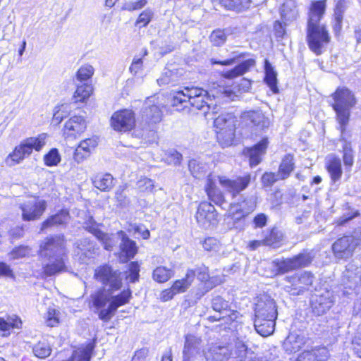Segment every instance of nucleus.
<instances>
[{
    "label": "nucleus",
    "instance_id": "f257e3e1",
    "mask_svg": "<svg viewBox=\"0 0 361 361\" xmlns=\"http://www.w3.org/2000/svg\"><path fill=\"white\" fill-rule=\"evenodd\" d=\"M326 10V1H312L309 9L306 41L310 49L321 55L330 42L331 37L326 26L320 21Z\"/></svg>",
    "mask_w": 361,
    "mask_h": 361
},
{
    "label": "nucleus",
    "instance_id": "f03ea898",
    "mask_svg": "<svg viewBox=\"0 0 361 361\" xmlns=\"http://www.w3.org/2000/svg\"><path fill=\"white\" fill-rule=\"evenodd\" d=\"M114 291L102 287L90 296V307L98 312L99 318L104 322L110 320L117 309L127 304L131 297L130 289L124 290L116 295H113Z\"/></svg>",
    "mask_w": 361,
    "mask_h": 361
},
{
    "label": "nucleus",
    "instance_id": "7ed1b4c3",
    "mask_svg": "<svg viewBox=\"0 0 361 361\" xmlns=\"http://www.w3.org/2000/svg\"><path fill=\"white\" fill-rule=\"evenodd\" d=\"M212 102L208 92L197 87H185L177 92L173 97L171 104L178 111H180L190 104L193 108L202 111L207 116L215 113L216 106H212Z\"/></svg>",
    "mask_w": 361,
    "mask_h": 361
},
{
    "label": "nucleus",
    "instance_id": "20e7f679",
    "mask_svg": "<svg viewBox=\"0 0 361 361\" xmlns=\"http://www.w3.org/2000/svg\"><path fill=\"white\" fill-rule=\"evenodd\" d=\"M331 97L334 100L331 106L336 112V121L343 135L350 121V111L355 106L357 99L354 94L345 87H338Z\"/></svg>",
    "mask_w": 361,
    "mask_h": 361
},
{
    "label": "nucleus",
    "instance_id": "39448f33",
    "mask_svg": "<svg viewBox=\"0 0 361 361\" xmlns=\"http://www.w3.org/2000/svg\"><path fill=\"white\" fill-rule=\"evenodd\" d=\"M47 137V133H41L37 137L25 139L15 147L13 152L8 157L6 161L8 163L11 159L13 162L10 164L11 165L20 163L25 157L30 155L33 149L39 152L46 145Z\"/></svg>",
    "mask_w": 361,
    "mask_h": 361
},
{
    "label": "nucleus",
    "instance_id": "423d86ee",
    "mask_svg": "<svg viewBox=\"0 0 361 361\" xmlns=\"http://www.w3.org/2000/svg\"><path fill=\"white\" fill-rule=\"evenodd\" d=\"M214 119L217 140L224 147L232 144L235 137V117L231 114H222Z\"/></svg>",
    "mask_w": 361,
    "mask_h": 361
},
{
    "label": "nucleus",
    "instance_id": "0eeeda50",
    "mask_svg": "<svg viewBox=\"0 0 361 361\" xmlns=\"http://www.w3.org/2000/svg\"><path fill=\"white\" fill-rule=\"evenodd\" d=\"M361 244V228L353 231L352 235H344L337 239L331 245L336 259L346 260L350 258L358 245Z\"/></svg>",
    "mask_w": 361,
    "mask_h": 361
},
{
    "label": "nucleus",
    "instance_id": "6e6552de",
    "mask_svg": "<svg viewBox=\"0 0 361 361\" xmlns=\"http://www.w3.org/2000/svg\"><path fill=\"white\" fill-rule=\"evenodd\" d=\"M257 207V197L255 195L243 197V200L236 206L232 207L230 216L233 226L238 229H243L245 219L252 213Z\"/></svg>",
    "mask_w": 361,
    "mask_h": 361
},
{
    "label": "nucleus",
    "instance_id": "1a4fd4ad",
    "mask_svg": "<svg viewBox=\"0 0 361 361\" xmlns=\"http://www.w3.org/2000/svg\"><path fill=\"white\" fill-rule=\"evenodd\" d=\"M39 257H67L66 242L63 235H54L44 238L39 245Z\"/></svg>",
    "mask_w": 361,
    "mask_h": 361
},
{
    "label": "nucleus",
    "instance_id": "9d476101",
    "mask_svg": "<svg viewBox=\"0 0 361 361\" xmlns=\"http://www.w3.org/2000/svg\"><path fill=\"white\" fill-rule=\"evenodd\" d=\"M121 273L108 264L100 266L95 269L94 279L110 290H118L122 286Z\"/></svg>",
    "mask_w": 361,
    "mask_h": 361
},
{
    "label": "nucleus",
    "instance_id": "9b49d317",
    "mask_svg": "<svg viewBox=\"0 0 361 361\" xmlns=\"http://www.w3.org/2000/svg\"><path fill=\"white\" fill-rule=\"evenodd\" d=\"M214 359L221 360L220 356L226 358L228 361H245L247 353V347L242 340H235L230 350L227 347L216 346L209 350Z\"/></svg>",
    "mask_w": 361,
    "mask_h": 361
},
{
    "label": "nucleus",
    "instance_id": "f8f14e48",
    "mask_svg": "<svg viewBox=\"0 0 361 361\" xmlns=\"http://www.w3.org/2000/svg\"><path fill=\"white\" fill-rule=\"evenodd\" d=\"M277 315L276 302L271 296L263 294L257 298L255 316V319H257L258 323L264 320L275 321Z\"/></svg>",
    "mask_w": 361,
    "mask_h": 361
},
{
    "label": "nucleus",
    "instance_id": "ddd939ff",
    "mask_svg": "<svg viewBox=\"0 0 361 361\" xmlns=\"http://www.w3.org/2000/svg\"><path fill=\"white\" fill-rule=\"evenodd\" d=\"M47 202L39 197H32L19 204L22 219L25 221L39 219L47 209Z\"/></svg>",
    "mask_w": 361,
    "mask_h": 361
},
{
    "label": "nucleus",
    "instance_id": "4468645a",
    "mask_svg": "<svg viewBox=\"0 0 361 361\" xmlns=\"http://www.w3.org/2000/svg\"><path fill=\"white\" fill-rule=\"evenodd\" d=\"M341 283L345 289L353 290L361 286V257L349 262L343 272Z\"/></svg>",
    "mask_w": 361,
    "mask_h": 361
},
{
    "label": "nucleus",
    "instance_id": "2eb2a0df",
    "mask_svg": "<svg viewBox=\"0 0 361 361\" xmlns=\"http://www.w3.org/2000/svg\"><path fill=\"white\" fill-rule=\"evenodd\" d=\"M197 224L204 229H210L218 224V213L215 207L208 202H202L196 212Z\"/></svg>",
    "mask_w": 361,
    "mask_h": 361
},
{
    "label": "nucleus",
    "instance_id": "dca6fc26",
    "mask_svg": "<svg viewBox=\"0 0 361 361\" xmlns=\"http://www.w3.org/2000/svg\"><path fill=\"white\" fill-rule=\"evenodd\" d=\"M218 179L221 187L235 197L247 188L251 181V176L250 173H246L237 176L234 179H230L226 176H218Z\"/></svg>",
    "mask_w": 361,
    "mask_h": 361
},
{
    "label": "nucleus",
    "instance_id": "f3484780",
    "mask_svg": "<svg viewBox=\"0 0 361 361\" xmlns=\"http://www.w3.org/2000/svg\"><path fill=\"white\" fill-rule=\"evenodd\" d=\"M111 124L113 128L116 131H129L135 126V114L132 111L128 109L116 111L111 116Z\"/></svg>",
    "mask_w": 361,
    "mask_h": 361
},
{
    "label": "nucleus",
    "instance_id": "a211bd4d",
    "mask_svg": "<svg viewBox=\"0 0 361 361\" xmlns=\"http://www.w3.org/2000/svg\"><path fill=\"white\" fill-rule=\"evenodd\" d=\"M242 123L252 130H262L269 126V121L261 111H247L241 115Z\"/></svg>",
    "mask_w": 361,
    "mask_h": 361
},
{
    "label": "nucleus",
    "instance_id": "6ab92c4d",
    "mask_svg": "<svg viewBox=\"0 0 361 361\" xmlns=\"http://www.w3.org/2000/svg\"><path fill=\"white\" fill-rule=\"evenodd\" d=\"M86 128L85 118L82 116H74L65 123L63 130V136L66 139H75L85 130Z\"/></svg>",
    "mask_w": 361,
    "mask_h": 361
},
{
    "label": "nucleus",
    "instance_id": "aec40b11",
    "mask_svg": "<svg viewBox=\"0 0 361 361\" xmlns=\"http://www.w3.org/2000/svg\"><path fill=\"white\" fill-rule=\"evenodd\" d=\"M40 258L42 262L43 274L46 276H51L66 271L67 257Z\"/></svg>",
    "mask_w": 361,
    "mask_h": 361
},
{
    "label": "nucleus",
    "instance_id": "412c9836",
    "mask_svg": "<svg viewBox=\"0 0 361 361\" xmlns=\"http://www.w3.org/2000/svg\"><path fill=\"white\" fill-rule=\"evenodd\" d=\"M286 281L291 284V286H286V290L290 292L292 290H297V294L303 290L307 289L312 286L314 281V276L307 271H304L300 275L286 276Z\"/></svg>",
    "mask_w": 361,
    "mask_h": 361
},
{
    "label": "nucleus",
    "instance_id": "4be33fe9",
    "mask_svg": "<svg viewBox=\"0 0 361 361\" xmlns=\"http://www.w3.org/2000/svg\"><path fill=\"white\" fill-rule=\"evenodd\" d=\"M154 101L149 99L145 104L142 118L146 124H157L161 121L162 111L160 108L154 104Z\"/></svg>",
    "mask_w": 361,
    "mask_h": 361
},
{
    "label": "nucleus",
    "instance_id": "5701e85b",
    "mask_svg": "<svg viewBox=\"0 0 361 361\" xmlns=\"http://www.w3.org/2000/svg\"><path fill=\"white\" fill-rule=\"evenodd\" d=\"M97 145V140L94 138L82 140L74 152V160L78 163L83 161L90 156L92 151L94 149Z\"/></svg>",
    "mask_w": 361,
    "mask_h": 361
},
{
    "label": "nucleus",
    "instance_id": "b1692460",
    "mask_svg": "<svg viewBox=\"0 0 361 361\" xmlns=\"http://www.w3.org/2000/svg\"><path fill=\"white\" fill-rule=\"evenodd\" d=\"M326 168L333 182L336 183L341 179L343 171L341 161L338 157L335 154L329 155L326 158Z\"/></svg>",
    "mask_w": 361,
    "mask_h": 361
},
{
    "label": "nucleus",
    "instance_id": "393cba45",
    "mask_svg": "<svg viewBox=\"0 0 361 361\" xmlns=\"http://www.w3.org/2000/svg\"><path fill=\"white\" fill-rule=\"evenodd\" d=\"M207 194L209 199L216 204L221 205L224 202V197L222 192L216 185L215 177L209 174L207 179L205 186Z\"/></svg>",
    "mask_w": 361,
    "mask_h": 361
},
{
    "label": "nucleus",
    "instance_id": "a878e982",
    "mask_svg": "<svg viewBox=\"0 0 361 361\" xmlns=\"http://www.w3.org/2000/svg\"><path fill=\"white\" fill-rule=\"evenodd\" d=\"M267 145L268 140L267 138H263L253 147L247 149V155L250 158V164L251 166H255L260 163L262 160L261 157L265 153Z\"/></svg>",
    "mask_w": 361,
    "mask_h": 361
},
{
    "label": "nucleus",
    "instance_id": "bb28decb",
    "mask_svg": "<svg viewBox=\"0 0 361 361\" xmlns=\"http://www.w3.org/2000/svg\"><path fill=\"white\" fill-rule=\"evenodd\" d=\"M117 235L121 239L119 246L122 255H125L128 259L133 258L137 251L136 243L130 240L122 231L118 232Z\"/></svg>",
    "mask_w": 361,
    "mask_h": 361
},
{
    "label": "nucleus",
    "instance_id": "cd10ccee",
    "mask_svg": "<svg viewBox=\"0 0 361 361\" xmlns=\"http://www.w3.org/2000/svg\"><path fill=\"white\" fill-rule=\"evenodd\" d=\"M329 351L325 347H320L305 351L299 355L296 361H326L329 357Z\"/></svg>",
    "mask_w": 361,
    "mask_h": 361
},
{
    "label": "nucleus",
    "instance_id": "c85d7f7f",
    "mask_svg": "<svg viewBox=\"0 0 361 361\" xmlns=\"http://www.w3.org/2000/svg\"><path fill=\"white\" fill-rule=\"evenodd\" d=\"M70 219L69 212L66 209H61L54 215L50 216L42 224V230L53 226L66 224Z\"/></svg>",
    "mask_w": 361,
    "mask_h": 361
},
{
    "label": "nucleus",
    "instance_id": "c756f323",
    "mask_svg": "<svg viewBox=\"0 0 361 361\" xmlns=\"http://www.w3.org/2000/svg\"><path fill=\"white\" fill-rule=\"evenodd\" d=\"M298 11L296 3L294 0H286L282 5L281 10V19L286 25L295 20L298 18Z\"/></svg>",
    "mask_w": 361,
    "mask_h": 361
},
{
    "label": "nucleus",
    "instance_id": "7c9ffc66",
    "mask_svg": "<svg viewBox=\"0 0 361 361\" xmlns=\"http://www.w3.org/2000/svg\"><path fill=\"white\" fill-rule=\"evenodd\" d=\"M22 321L17 315H8L6 318L0 317V331H3L4 336H9L10 330L21 328Z\"/></svg>",
    "mask_w": 361,
    "mask_h": 361
},
{
    "label": "nucleus",
    "instance_id": "2f4dec72",
    "mask_svg": "<svg viewBox=\"0 0 361 361\" xmlns=\"http://www.w3.org/2000/svg\"><path fill=\"white\" fill-rule=\"evenodd\" d=\"M255 60L252 59H249L245 61H243L242 63L234 67L233 68L225 71L223 73V76L227 79H233L238 76L242 75L246 72H247L251 67L255 66Z\"/></svg>",
    "mask_w": 361,
    "mask_h": 361
},
{
    "label": "nucleus",
    "instance_id": "473e14b6",
    "mask_svg": "<svg viewBox=\"0 0 361 361\" xmlns=\"http://www.w3.org/2000/svg\"><path fill=\"white\" fill-rule=\"evenodd\" d=\"M238 87V90L239 93L247 92L251 88V82L250 80L243 78L240 80V82L236 86L231 87H223L222 94L224 98H227L231 100H235L236 97H238V94L235 92H234V89Z\"/></svg>",
    "mask_w": 361,
    "mask_h": 361
},
{
    "label": "nucleus",
    "instance_id": "72a5a7b5",
    "mask_svg": "<svg viewBox=\"0 0 361 361\" xmlns=\"http://www.w3.org/2000/svg\"><path fill=\"white\" fill-rule=\"evenodd\" d=\"M114 181L110 173L97 174L92 179L94 186L101 191H109L114 185Z\"/></svg>",
    "mask_w": 361,
    "mask_h": 361
},
{
    "label": "nucleus",
    "instance_id": "f704fd0d",
    "mask_svg": "<svg viewBox=\"0 0 361 361\" xmlns=\"http://www.w3.org/2000/svg\"><path fill=\"white\" fill-rule=\"evenodd\" d=\"M264 80L274 93H278L277 73L268 59L264 60Z\"/></svg>",
    "mask_w": 361,
    "mask_h": 361
},
{
    "label": "nucleus",
    "instance_id": "c9c22d12",
    "mask_svg": "<svg viewBox=\"0 0 361 361\" xmlns=\"http://www.w3.org/2000/svg\"><path fill=\"white\" fill-rule=\"evenodd\" d=\"M85 229L88 231L90 233H92L95 237H97L99 240L103 242L104 248L107 250H111L113 247V243H111V238L109 236L108 234L103 233L101 231L96 223L94 221L90 222V225L87 224L85 226Z\"/></svg>",
    "mask_w": 361,
    "mask_h": 361
},
{
    "label": "nucleus",
    "instance_id": "e433bc0d",
    "mask_svg": "<svg viewBox=\"0 0 361 361\" xmlns=\"http://www.w3.org/2000/svg\"><path fill=\"white\" fill-rule=\"evenodd\" d=\"M195 272L192 269H189L185 279L177 280L173 283L171 288L176 295L185 292L189 288L195 277Z\"/></svg>",
    "mask_w": 361,
    "mask_h": 361
},
{
    "label": "nucleus",
    "instance_id": "4c0bfd02",
    "mask_svg": "<svg viewBox=\"0 0 361 361\" xmlns=\"http://www.w3.org/2000/svg\"><path fill=\"white\" fill-rule=\"evenodd\" d=\"M295 169V161L293 155L288 154H286L282 159L278 173H279V178L281 180H285L289 177L290 173Z\"/></svg>",
    "mask_w": 361,
    "mask_h": 361
},
{
    "label": "nucleus",
    "instance_id": "58836bf2",
    "mask_svg": "<svg viewBox=\"0 0 361 361\" xmlns=\"http://www.w3.org/2000/svg\"><path fill=\"white\" fill-rule=\"evenodd\" d=\"M315 255L312 250H304L292 257L296 269L309 266Z\"/></svg>",
    "mask_w": 361,
    "mask_h": 361
},
{
    "label": "nucleus",
    "instance_id": "ea45409f",
    "mask_svg": "<svg viewBox=\"0 0 361 361\" xmlns=\"http://www.w3.org/2000/svg\"><path fill=\"white\" fill-rule=\"evenodd\" d=\"M220 4L228 10L240 12L250 6V0H219Z\"/></svg>",
    "mask_w": 361,
    "mask_h": 361
},
{
    "label": "nucleus",
    "instance_id": "a19ab883",
    "mask_svg": "<svg viewBox=\"0 0 361 361\" xmlns=\"http://www.w3.org/2000/svg\"><path fill=\"white\" fill-rule=\"evenodd\" d=\"M94 348V343L91 342L85 347L74 350L71 357L72 361H90Z\"/></svg>",
    "mask_w": 361,
    "mask_h": 361
},
{
    "label": "nucleus",
    "instance_id": "79ce46f5",
    "mask_svg": "<svg viewBox=\"0 0 361 361\" xmlns=\"http://www.w3.org/2000/svg\"><path fill=\"white\" fill-rule=\"evenodd\" d=\"M255 329L262 337H267L273 334L275 327V321L264 320L257 322V319L255 320Z\"/></svg>",
    "mask_w": 361,
    "mask_h": 361
},
{
    "label": "nucleus",
    "instance_id": "37998d69",
    "mask_svg": "<svg viewBox=\"0 0 361 361\" xmlns=\"http://www.w3.org/2000/svg\"><path fill=\"white\" fill-rule=\"evenodd\" d=\"M343 144V161L344 163V166L345 168V170L350 171L351 169V167L353 166L354 164V155L353 152L351 147L350 142H348L346 140L343 138V134H341V139Z\"/></svg>",
    "mask_w": 361,
    "mask_h": 361
},
{
    "label": "nucleus",
    "instance_id": "c03bdc74",
    "mask_svg": "<svg viewBox=\"0 0 361 361\" xmlns=\"http://www.w3.org/2000/svg\"><path fill=\"white\" fill-rule=\"evenodd\" d=\"M273 264L274 268L276 269V274H283L296 269L292 257L281 260L276 259L273 262Z\"/></svg>",
    "mask_w": 361,
    "mask_h": 361
},
{
    "label": "nucleus",
    "instance_id": "a18cd8bd",
    "mask_svg": "<svg viewBox=\"0 0 361 361\" xmlns=\"http://www.w3.org/2000/svg\"><path fill=\"white\" fill-rule=\"evenodd\" d=\"M173 276V271L166 267H157L152 273V277L158 283H164Z\"/></svg>",
    "mask_w": 361,
    "mask_h": 361
},
{
    "label": "nucleus",
    "instance_id": "49530a36",
    "mask_svg": "<svg viewBox=\"0 0 361 361\" xmlns=\"http://www.w3.org/2000/svg\"><path fill=\"white\" fill-rule=\"evenodd\" d=\"M77 84V88L74 94L75 102H83L87 99L92 91V87L87 82Z\"/></svg>",
    "mask_w": 361,
    "mask_h": 361
},
{
    "label": "nucleus",
    "instance_id": "de8ad7c7",
    "mask_svg": "<svg viewBox=\"0 0 361 361\" xmlns=\"http://www.w3.org/2000/svg\"><path fill=\"white\" fill-rule=\"evenodd\" d=\"M188 168L192 175L196 178L204 176L207 171L206 164L194 159L189 161Z\"/></svg>",
    "mask_w": 361,
    "mask_h": 361
},
{
    "label": "nucleus",
    "instance_id": "09e8293b",
    "mask_svg": "<svg viewBox=\"0 0 361 361\" xmlns=\"http://www.w3.org/2000/svg\"><path fill=\"white\" fill-rule=\"evenodd\" d=\"M94 68L90 64L82 65L77 71L76 79L80 82H87L93 75Z\"/></svg>",
    "mask_w": 361,
    "mask_h": 361
},
{
    "label": "nucleus",
    "instance_id": "8fccbe9b",
    "mask_svg": "<svg viewBox=\"0 0 361 361\" xmlns=\"http://www.w3.org/2000/svg\"><path fill=\"white\" fill-rule=\"evenodd\" d=\"M51 351V347L45 340L39 341L33 347V353L35 355L41 359H44L48 357L50 355Z\"/></svg>",
    "mask_w": 361,
    "mask_h": 361
},
{
    "label": "nucleus",
    "instance_id": "3c124183",
    "mask_svg": "<svg viewBox=\"0 0 361 361\" xmlns=\"http://www.w3.org/2000/svg\"><path fill=\"white\" fill-rule=\"evenodd\" d=\"M226 39L227 35L224 30H215L209 35V40L214 46H221L225 44Z\"/></svg>",
    "mask_w": 361,
    "mask_h": 361
},
{
    "label": "nucleus",
    "instance_id": "603ef678",
    "mask_svg": "<svg viewBox=\"0 0 361 361\" xmlns=\"http://www.w3.org/2000/svg\"><path fill=\"white\" fill-rule=\"evenodd\" d=\"M282 233L276 228H272L264 238V245H275L282 240Z\"/></svg>",
    "mask_w": 361,
    "mask_h": 361
},
{
    "label": "nucleus",
    "instance_id": "864d4df0",
    "mask_svg": "<svg viewBox=\"0 0 361 361\" xmlns=\"http://www.w3.org/2000/svg\"><path fill=\"white\" fill-rule=\"evenodd\" d=\"M44 161L45 165L48 166H56L61 161V156L58 149L56 148L51 149L44 155Z\"/></svg>",
    "mask_w": 361,
    "mask_h": 361
},
{
    "label": "nucleus",
    "instance_id": "5fc2aeb1",
    "mask_svg": "<svg viewBox=\"0 0 361 361\" xmlns=\"http://www.w3.org/2000/svg\"><path fill=\"white\" fill-rule=\"evenodd\" d=\"M153 16V11L149 8H147L139 15L135 25L140 27H145L150 23Z\"/></svg>",
    "mask_w": 361,
    "mask_h": 361
},
{
    "label": "nucleus",
    "instance_id": "6e6d98bb",
    "mask_svg": "<svg viewBox=\"0 0 361 361\" xmlns=\"http://www.w3.org/2000/svg\"><path fill=\"white\" fill-rule=\"evenodd\" d=\"M228 306V302L221 296H216L212 299V307L214 311L219 314L227 312Z\"/></svg>",
    "mask_w": 361,
    "mask_h": 361
},
{
    "label": "nucleus",
    "instance_id": "4d7b16f0",
    "mask_svg": "<svg viewBox=\"0 0 361 361\" xmlns=\"http://www.w3.org/2000/svg\"><path fill=\"white\" fill-rule=\"evenodd\" d=\"M140 265L137 262H131L128 264V271L126 275V279L130 283H135L138 281L140 276Z\"/></svg>",
    "mask_w": 361,
    "mask_h": 361
},
{
    "label": "nucleus",
    "instance_id": "13d9d810",
    "mask_svg": "<svg viewBox=\"0 0 361 361\" xmlns=\"http://www.w3.org/2000/svg\"><path fill=\"white\" fill-rule=\"evenodd\" d=\"M232 57L229 59H226L224 61H217L216 59H212L211 63L212 64H219L222 66H230L235 63L239 59L244 58L247 55V53H238L237 51H233L231 53Z\"/></svg>",
    "mask_w": 361,
    "mask_h": 361
},
{
    "label": "nucleus",
    "instance_id": "bf43d9fd",
    "mask_svg": "<svg viewBox=\"0 0 361 361\" xmlns=\"http://www.w3.org/2000/svg\"><path fill=\"white\" fill-rule=\"evenodd\" d=\"M141 136L149 142H155L157 139L155 124H147V127L142 129Z\"/></svg>",
    "mask_w": 361,
    "mask_h": 361
},
{
    "label": "nucleus",
    "instance_id": "052dcab7",
    "mask_svg": "<svg viewBox=\"0 0 361 361\" xmlns=\"http://www.w3.org/2000/svg\"><path fill=\"white\" fill-rule=\"evenodd\" d=\"M147 4V0H134V1H129L126 2L123 7L122 10H126L128 11H133L135 10H139L145 6V5Z\"/></svg>",
    "mask_w": 361,
    "mask_h": 361
},
{
    "label": "nucleus",
    "instance_id": "680f3d73",
    "mask_svg": "<svg viewBox=\"0 0 361 361\" xmlns=\"http://www.w3.org/2000/svg\"><path fill=\"white\" fill-rule=\"evenodd\" d=\"M154 187L152 180L148 178H142L137 182V188L140 192H151Z\"/></svg>",
    "mask_w": 361,
    "mask_h": 361
},
{
    "label": "nucleus",
    "instance_id": "e2e57ef3",
    "mask_svg": "<svg viewBox=\"0 0 361 361\" xmlns=\"http://www.w3.org/2000/svg\"><path fill=\"white\" fill-rule=\"evenodd\" d=\"M336 6L334 11L335 20L341 21L343 18V13L347 8L348 1L346 0H336Z\"/></svg>",
    "mask_w": 361,
    "mask_h": 361
},
{
    "label": "nucleus",
    "instance_id": "0e129e2a",
    "mask_svg": "<svg viewBox=\"0 0 361 361\" xmlns=\"http://www.w3.org/2000/svg\"><path fill=\"white\" fill-rule=\"evenodd\" d=\"M312 308L313 312L317 315H321L326 313L330 308L328 302L320 303L316 298L312 302Z\"/></svg>",
    "mask_w": 361,
    "mask_h": 361
},
{
    "label": "nucleus",
    "instance_id": "69168bd1",
    "mask_svg": "<svg viewBox=\"0 0 361 361\" xmlns=\"http://www.w3.org/2000/svg\"><path fill=\"white\" fill-rule=\"evenodd\" d=\"M281 180V178H279V173H264L262 177V183L264 186L265 187H270L274 183H276L277 180Z\"/></svg>",
    "mask_w": 361,
    "mask_h": 361
},
{
    "label": "nucleus",
    "instance_id": "338daca9",
    "mask_svg": "<svg viewBox=\"0 0 361 361\" xmlns=\"http://www.w3.org/2000/svg\"><path fill=\"white\" fill-rule=\"evenodd\" d=\"M302 340H284L283 347L289 353L297 352L300 348Z\"/></svg>",
    "mask_w": 361,
    "mask_h": 361
},
{
    "label": "nucleus",
    "instance_id": "774afa93",
    "mask_svg": "<svg viewBox=\"0 0 361 361\" xmlns=\"http://www.w3.org/2000/svg\"><path fill=\"white\" fill-rule=\"evenodd\" d=\"M169 164L178 165L182 160V154L175 149H171L166 154Z\"/></svg>",
    "mask_w": 361,
    "mask_h": 361
}]
</instances>
